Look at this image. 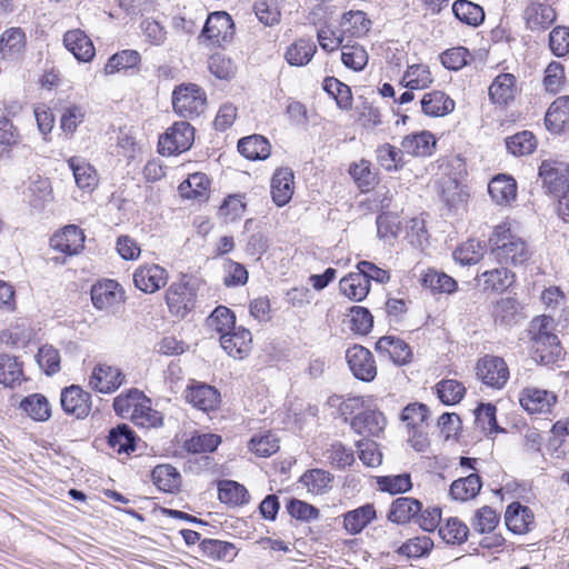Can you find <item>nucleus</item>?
<instances>
[{"label": "nucleus", "mask_w": 569, "mask_h": 569, "mask_svg": "<svg viewBox=\"0 0 569 569\" xmlns=\"http://www.w3.org/2000/svg\"><path fill=\"white\" fill-rule=\"evenodd\" d=\"M491 252L501 264L513 267L525 264L531 256L529 247L509 221H503L495 227L489 237Z\"/></svg>", "instance_id": "obj_1"}, {"label": "nucleus", "mask_w": 569, "mask_h": 569, "mask_svg": "<svg viewBox=\"0 0 569 569\" xmlns=\"http://www.w3.org/2000/svg\"><path fill=\"white\" fill-rule=\"evenodd\" d=\"M206 101V92L194 83H182L172 92L173 110L183 118H192L202 113Z\"/></svg>", "instance_id": "obj_2"}, {"label": "nucleus", "mask_w": 569, "mask_h": 569, "mask_svg": "<svg viewBox=\"0 0 569 569\" xmlns=\"http://www.w3.org/2000/svg\"><path fill=\"white\" fill-rule=\"evenodd\" d=\"M194 141V129L187 121L174 122L160 138L159 152L181 153L189 150Z\"/></svg>", "instance_id": "obj_3"}, {"label": "nucleus", "mask_w": 569, "mask_h": 569, "mask_svg": "<svg viewBox=\"0 0 569 569\" xmlns=\"http://www.w3.org/2000/svg\"><path fill=\"white\" fill-rule=\"evenodd\" d=\"M476 376L486 386L501 389L509 380V368L503 358L495 355H485L476 365Z\"/></svg>", "instance_id": "obj_4"}, {"label": "nucleus", "mask_w": 569, "mask_h": 569, "mask_svg": "<svg viewBox=\"0 0 569 569\" xmlns=\"http://www.w3.org/2000/svg\"><path fill=\"white\" fill-rule=\"evenodd\" d=\"M539 177L546 191L560 196L569 188V164L553 159L543 160L539 167Z\"/></svg>", "instance_id": "obj_5"}, {"label": "nucleus", "mask_w": 569, "mask_h": 569, "mask_svg": "<svg viewBox=\"0 0 569 569\" xmlns=\"http://www.w3.org/2000/svg\"><path fill=\"white\" fill-rule=\"evenodd\" d=\"M346 359L356 379L371 382L377 377V365L371 351L363 346L353 345L347 349Z\"/></svg>", "instance_id": "obj_6"}, {"label": "nucleus", "mask_w": 569, "mask_h": 569, "mask_svg": "<svg viewBox=\"0 0 569 569\" xmlns=\"http://www.w3.org/2000/svg\"><path fill=\"white\" fill-rule=\"evenodd\" d=\"M522 19L526 27L532 31L549 28L556 20V12L549 0H522Z\"/></svg>", "instance_id": "obj_7"}, {"label": "nucleus", "mask_w": 569, "mask_h": 569, "mask_svg": "<svg viewBox=\"0 0 569 569\" xmlns=\"http://www.w3.org/2000/svg\"><path fill=\"white\" fill-rule=\"evenodd\" d=\"M91 301L96 309L110 312L123 301V291L116 280L104 279L91 288Z\"/></svg>", "instance_id": "obj_8"}, {"label": "nucleus", "mask_w": 569, "mask_h": 569, "mask_svg": "<svg viewBox=\"0 0 569 569\" xmlns=\"http://www.w3.org/2000/svg\"><path fill=\"white\" fill-rule=\"evenodd\" d=\"M233 28L230 14L223 11L212 12L208 16L200 37L221 46L232 39Z\"/></svg>", "instance_id": "obj_9"}, {"label": "nucleus", "mask_w": 569, "mask_h": 569, "mask_svg": "<svg viewBox=\"0 0 569 569\" xmlns=\"http://www.w3.org/2000/svg\"><path fill=\"white\" fill-rule=\"evenodd\" d=\"M520 406L529 413H550L557 403V396L538 387H526L519 393Z\"/></svg>", "instance_id": "obj_10"}, {"label": "nucleus", "mask_w": 569, "mask_h": 569, "mask_svg": "<svg viewBox=\"0 0 569 569\" xmlns=\"http://www.w3.org/2000/svg\"><path fill=\"white\" fill-rule=\"evenodd\" d=\"M60 402L62 410L77 419L88 417L91 411V395L76 385L66 387L61 391Z\"/></svg>", "instance_id": "obj_11"}, {"label": "nucleus", "mask_w": 569, "mask_h": 569, "mask_svg": "<svg viewBox=\"0 0 569 569\" xmlns=\"http://www.w3.org/2000/svg\"><path fill=\"white\" fill-rule=\"evenodd\" d=\"M186 400L194 408L210 412L216 411L221 403V396L217 388L207 383H196L187 388Z\"/></svg>", "instance_id": "obj_12"}, {"label": "nucleus", "mask_w": 569, "mask_h": 569, "mask_svg": "<svg viewBox=\"0 0 569 569\" xmlns=\"http://www.w3.org/2000/svg\"><path fill=\"white\" fill-rule=\"evenodd\" d=\"M124 381V376L119 368L108 365H97L89 379V386L101 393L116 391Z\"/></svg>", "instance_id": "obj_13"}, {"label": "nucleus", "mask_w": 569, "mask_h": 569, "mask_svg": "<svg viewBox=\"0 0 569 569\" xmlns=\"http://www.w3.org/2000/svg\"><path fill=\"white\" fill-rule=\"evenodd\" d=\"M516 274L506 267L486 270L476 277V288L482 292H502L512 286Z\"/></svg>", "instance_id": "obj_14"}, {"label": "nucleus", "mask_w": 569, "mask_h": 569, "mask_svg": "<svg viewBox=\"0 0 569 569\" xmlns=\"http://www.w3.org/2000/svg\"><path fill=\"white\" fill-rule=\"evenodd\" d=\"M168 280L167 270L158 264H144L139 267L133 273L136 288L146 292L153 293L164 287Z\"/></svg>", "instance_id": "obj_15"}, {"label": "nucleus", "mask_w": 569, "mask_h": 569, "mask_svg": "<svg viewBox=\"0 0 569 569\" xmlns=\"http://www.w3.org/2000/svg\"><path fill=\"white\" fill-rule=\"evenodd\" d=\"M84 239V233L78 226L69 224L53 234L50 244L53 249L72 256L78 254L83 249Z\"/></svg>", "instance_id": "obj_16"}, {"label": "nucleus", "mask_w": 569, "mask_h": 569, "mask_svg": "<svg viewBox=\"0 0 569 569\" xmlns=\"http://www.w3.org/2000/svg\"><path fill=\"white\" fill-rule=\"evenodd\" d=\"M220 346L233 358L242 359L251 349V332L243 327H234L230 332L220 336Z\"/></svg>", "instance_id": "obj_17"}, {"label": "nucleus", "mask_w": 569, "mask_h": 569, "mask_svg": "<svg viewBox=\"0 0 569 569\" xmlns=\"http://www.w3.org/2000/svg\"><path fill=\"white\" fill-rule=\"evenodd\" d=\"M386 418L378 410H363L357 413L350 422L355 432L365 437H378L386 427Z\"/></svg>", "instance_id": "obj_18"}, {"label": "nucleus", "mask_w": 569, "mask_h": 569, "mask_svg": "<svg viewBox=\"0 0 569 569\" xmlns=\"http://www.w3.org/2000/svg\"><path fill=\"white\" fill-rule=\"evenodd\" d=\"M375 349L398 366L408 363L412 356L409 345L395 336H383L379 338Z\"/></svg>", "instance_id": "obj_19"}, {"label": "nucleus", "mask_w": 569, "mask_h": 569, "mask_svg": "<svg viewBox=\"0 0 569 569\" xmlns=\"http://www.w3.org/2000/svg\"><path fill=\"white\" fill-rule=\"evenodd\" d=\"M422 510V503L411 497H399L395 499L387 513V519L397 525H406L416 521Z\"/></svg>", "instance_id": "obj_20"}, {"label": "nucleus", "mask_w": 569, "mask_h": 569, "mask_svg": "<svg viewBox=\"0 0 569 569\" xmlns=\"http://www.w3.org/2000/svg\"><path fill=\"white\" fill-rule=\"evenodd\" d=\"M63 43L79 61L88 62L94 57L96 50L91 39L80 29L67 31L63 36Z\"/></svg>", "instance_id": "obj_21"}, {"label": "nucleus", "mask_w": 569, "mask_h": 569, "mask_svg": "<svg viewBox=\"0 0 569 569\" xmlns=\"http://www.w3.org/2000/svg\"><path fill=\"white\" fill-rule=\"evenodd\" d=\"M436 143V138L430 131H420L405 136L401 148L407 154L423 158L432 154Z\"/></svg>", "instance_id": "obj_22"}, {"label": "nucleus", "mask_w": 569, "mask_h": 569, "mask_svg": "<svg viewBox=\"0 0 569 569\" xmlns=\"http://www.w3.org/2000/svg\"><path fill=\"white\" fill-rule=\"evenodd\" d=\"M271 197L278 207L287 204L293 194V172L289 168L277 169L271 178Z\"/></svg>", "instance_id": "obj_23"}, {"label": "nucleus", "mask_w": 569, "mask_h": 569, "mask_svg": "<svg viewBox=\"0 0 569 569\" xmlns=\"http://www.w3.org/2000/svg\"><path fill=\"white\" fill-rule=\"evenodd\" d=\"M488 91L493 103L507 106L516 97L517 79L512 73H501L493 79Z\"/></svg>", "instance_id": "obj_24"}, {"label": "nucleus", "mask_w": 569, "mask_h": 569, "mask_svg": "<svg viewBox=\"0 0 569 569\" xmlns=\"http://www.w3.org/2000/svg\"><path fill=\"white\" fill-rule=\"evenodd\" d=\"M144 402H149V399L143 392L132 388L114 398L113 409L121 418H129L133 421Z\"/></svg>", "instance_id": "obj_25"}, {"label": "nucleus", "mask_w": 569, "mask_h": 569, "mask_svg": "<svg viewBox=\"0 0 569 569\" xmlns=\"http://www.w3.org/2000/svg\"><path fill=\"white\" fill-rule=\"evenodd\" d=\"M339 290L349 300L360 302L369 295L370 283L366 276L357 270L340 279Z\"/></svg>", "instance_id": "obj_26"}, {"label": "nucleus", "mask_w": 569, "mask_h": 569, "mask_svg": "<svg viewBox=\"0 0 569 569\" xmlns=\"http://www.w3.org/2000/svg\"><path fill=\"white\" fill-rule=\"evenodd\" d=\"M166 301L171 312L184 317L193 307V296L187 283H172L166 292Z\"/></svg>", "instance_id": "obj_27"}, {"label": "nucleus", "mask_w": 569, "mask_h": 569, "mask_svg": "<svg viewBox=\"0 0 569 569\" xmlns=\"http://www.w3.org/2000/svg\"><path fill=\"white\" fill-rule=\"evenodd\" d=\"M488 192L497 204H509L517 197L516 180L510 176L498 174L489 182Z\"/></svg>", "instance_id": "obj_28"}, {"label": "nucleus", "mask_w": 569, "mask_h": 569, "mask_svg": "<svg viewBox=\"0 0 569 569\" xmlns=\"http://www.w3.org/2000/svg\"><path fill=\"white\" fill-rule=\"evenodd\" d=\"M505 522L512 533H526L533 522V515L528 507L512 502L505 512Z\"/></svg>", "instance_id": "obj_29"}, {"label": "nucleus", "mask_w": 569, "mask_h": 569, "mask_svg": "<svg viewBox=\"0 0 569 569\" xmlns=\"http://www.w3.org/2000/svg\"><path fill=\"white\" fill-rule=\"evenodd\" d=\"M545 123L549 131L558 133L569 124V96L557 98L546 112Z\"/></svg>", "instance_id": "obj_30"}, {"label": "nucleus", "mask_w": 569, "mask_h": 569, "mask_svg": "<svg viewBox=\"0 0 569 569\" xmlns=\"http://www.w3.org/2000/svg\"><path fill=\"white\" fill-rule=\"evenodd\" d=\"M238 151L248 160H264L271 153V146L263 136L252 134L238 141Z\"/></svg>", "instance_id": "obj_31"}, {"label": "nucleus", "mask_w": 569, "mask_h": 569, "mask_svg": "<svg viewBox=\"0 0 569 569\" xmlns=\"http://www.w3.org/2000/svg\"><path fill=\"white\" fill-rule=\"evenodd\" d=\"M218 498L229 507H241L249 502L247 488L234 480H221L218 483Z\"/></svg>", "instance_id": "obj_32"}, {"label": "nucleus", "mask_w": 569, "mask_h": 569, "mask_svg": "<svg viewBox=\"0 0 569 569\" xmlns=\"http://www.w3.org/2000/svg\"><path fill=\"white\" fill-rule=\"evenodd\" d=\"M420 103L422 112L429 117H443L455 109V101L442 91L426 93Z\"/></svg>", "instance_id": "obj_33"}, {"label": "nucleus", "mask_w": 569, "mask_h": 569, "mask_svg": "<svg viewBox=\"0 0 569 569\" xmlns=\"http://www.w3.org/2000/svg\"><path fill=\"white\" fill-rule=\"evenodd\" d=\"M376 518L373 505L367 503L343 515V527L348 533H360Z\"/></svg>", "instance_id": "obj_34"}, {"label": "nucleus", "mask_w": 569, "mask_h": 569, "mask_svg": "<svg viewBox=\"0 0 569 569\" xmlns=\"http://www.w3.org/2000/svg\"><path fill=\"white\" fill-rule=\"evenodd\" d=\"M316 52L317 46L311 39H299L287 48L284 59L290 66L303 67L311 61Z\"/></svg>", "instance_id": "obj_35"}, {"label": "nucleus", "mask_w": 569, "mask_h": 569, "mask_svg": "<svg viewBox=\"0 0 569 569\" xmlns=\"http://www.w3.org/2000/svg\"><path fill=\"white\" fill-rule=\"evenodd\" d=\"M210 180L206 173L194 172L179 186L181 197L203 200L208 197Z\"/></svg>", "instance_id": "obj_36"}, {"label": "nucleus", "mask_w": 569, "mask_h": 569, "mask_svg": "<svg viewBox=\"0 0 569 569\" xmlns=\"http://www.w3.org/2000/svg\"><path fill=\"white\" fill-rule=\"evenodd\" d=\"M200 549L202 556L211 561H231L237 556V549L233 543L217 539L202 540Z\"/></svg>", "instance_id": "obj_37"}, {"label": "nucleus", "mask_w": 569, "mask_h": 569, "mask_svg": "<svg viewBox=\"0 0 569 569\" xmlns=\"http://www.w3.org/2000/svg\"><path fill=\"white\" fill-rule=\"evenodd\" d=\"M136 435L126 423H120L110 429L108 445L118 453H129L136 449Z\"/></svg>", "instance_id": "obj_38"}, {"label": "nucleus", "mask_w": 569, "mask_h": 569, "mask_svg": "<svg viewBox=\"0 0 569 569\" xmlns=\"http://www.w3.org/2000/svg\"><path fill=\"white\" fill-rule=\"evenodd\" d=\"M340 26L343 29V33L359 38L369 32L371 21L363 11L350 10L342 14Z\"/></svg>", "instance_id": "obj_39"}, {"label": "nucleus", "mask_w": 569, "mask_h": 569, "mask_svg": "<svg viewBox=\"0 0 569 569\" xmlns=\"http://www.w3.org/2000/svg\"><path fill=\"white\" fill-rule=\"evenodd\" d=\"M533 358L542 365L553 363L562 357V347L559 338L553 336L551 339H541L532 341Z\"/></svg>", "instance_id": "obj_40"}, {"label": "nucleus", "mask_w": 569, "mask_h": 569, "mask_svg": "<svg viewBox=\"0 0 569 569\" xmlns=\"http://www.w3.org/2000/svg\"><path fill=\"white\" fill-rule=\"evenodd\" d=\"M496 407L492 403H479L473 410L475 428L485 436L503 431L496 421Z\"/></svg>", "instance_id": "obj_41"}, {"label": "nucleus", "mask_w": 569, "mask_h": 569, "mask_svg": "<svg viewBox=\"0 0 569 569\" xmlns=\"http://www.w3.org/2000/svg\"><path fill=\"white\" fill-rule=\"evenodd\" d=\"M20 408L36 421H47L51 417V406L41 393H33L23 398Z\"/></svg>", "instance_id": "obj_42"}, {"label": "nucleus", "mask_w": 569, "mask_h": 569, "mask_svg": "<svg viewBox=\"0 0 569 569\" xmlns=\"http://www.w3.org/2000/svg\"><path fill=\"white\" fill-rule=\"evenodd\" d=\"M206 326L209 330L216 331L222 336L234 329L236 316L228 307L218 306L207 318Z\"/></svg>", "instance_id": "obj_43"}, {"label": "nucleus", "mask_w": 569, "mask_h": 569, "mask_svg": "<svg viewBox=\"0 0 569 569\" xmlns=\"http://www.w3.org/2000/svg\"><path fill=\"white\" fill-rule=\"evenodd\" d=\"M153 483L163 492H174L179 489L181 477L171 465H159L152 470Z\"/></svg>", "instance_id": "obj_44"}, {"label": "nucleus", "mask_w": 569, "mask_h": 569, "mask_svg": "<svg viewBox=\"0 0 569 569\" xmlns=\"http://www.w3.org/2000/svg\"><path fill=\"white\" fill-rule=\"evenodd\" d=\"M332 476L322 469H311L306 471L299 479V482L312 495H323L331 487Z\"/></svg>", "instance_id": "obj_45"}, {"label": "nucleus", "mask_w": 569, "mask_h": 569, "mask_svg": "<svg viewBox=\"0 0 569 569\" xmlns=\"http://www.w3.org/2000/svg\"><path fill=\"white\" fill-rule=\"evenodd\" d=\"M23 377L22 363L18 358L7 353H0V383L13 387L20 383Z\"/></svg>", "instance_id": "obj_46"}, {"label": "nucleus", "mask_w": 569, "mask_h": 569, "mask_svg": "<svg viewBox=\"0 0 569 569\" xmlns=\"http://www.w3.org/2000/svg\"><path fill=\"white\" fill-rule=\"evenodd\" d=\"M378 163L388 172H396L405 167L402 148L383 143L376 150Z\"/></svg>", "instance_id": "obj_47"}, {"label": "nucleus", "mask_w": 569, "mask_h": 569, "mask_svg": "<svg viewBox=\"0 0 569 569\" xmlns=\"http://www.w3.org/2000/svg\"><path fill=\"white\" fill-rule=\"evenodd\" d=\"M421 281L432 293H451L457 289V281L452 277L433 269H429Z\"/></svg>", "instance_id": "obj_48"}, {"label": "nucleus", "mask_w": 569, "mask_h": 569, "mask_svg": "<svg viewBox=\"0 0 569 569\" xmlns=\"http://www.w3.org/2000/svg\"><path fill=\"white\" fill-rule=\"evenodd\" d=\"M68 163L73 172L76 184L80 189L92 190L97 184V174L93 167L76 157L69 159Z\"/></svg>", "instance_id": "obj_49"}, {"label": "nucleus", "mask_w": 569, "mask_h": 569, "mask_svg": "<svg viewBox=\"0 0 569 569\" xmlns=\"http://www.w3.org/2000/svg\"><path fill=\"white\" fill-rule=\"evenodd\" d=\"M323 90L335 98L338 107L348 110L352 106V93L349 86L335 77H327L322 84Z\"/></svg>", "instance_id": "obj_50"}, {"label": "nucleus", "mask_w": 569, "mask_h": 569, "mask_svg": "<svg viewBox=\"0 0 569 569\" xmlns=\"http://www.w3.org/2000/svg\"><path fill=\"white\" fill-rule=\"evenodd\" d=\"M141 57L137 50H122L111 56L104 64L106 74H113L120 70L131 69L140 63Z\"/></svg>", "instance_id": "obj_51"}, {"label": "nucleus", "mask_w": 569, "mask_h": 569, "mask_svg": "<svg viewBox=\"0 0 569 569\" xmlns=\"http://www.w3.org/2000/svg\"><path fill=\"white\" fill-rule=\"evenodd\" d=\"M519 302L511 297L499 299L493 307V318L500 326H510L516 322L519 313Z\"/></svg>", "instance_id": "obj_52"}, {"label": "nucleus", "mask_w": 569, "mask_h": 569, "mask_svg": "<svg viewBox=\"0 0 569 569\" xmlns=\"http://www.w3.org/2000/svg\"><path fill=\"white\" fill-rule=\"evenodd\" d=\"M506 146L513 156H528L536 150L537 139L530 131H521L507 138Z\"/></svg>", "instance_id": "obj_53"}, {"label": "nucleus", "mask_w": 569, "mask_h": 569, "mask_svg": "<svg viewBox=\"0 0 569 569\" xmlns=\"http://www.w3.org/2000/svg\"><path fill=\"white\" fill-rule=\"evenodd\" d=\"M221 442V437L214 433H196L187 439L183 449L190 453L214 451Z\"/></svg>", "instance_id": "obj_54"}, {"label": "nucleus", "mask_w": 569, "mask_h": 569, "mask_svg": "<svg viewBox=\"0 0 569 569\" xmlns=\"http://www.w3.org/2000/svg\"><path fill=\"white\" fill-rule=\"evenodd\" d=\"M279 439L272 432L256 435L248 442V449L261 458L272 456L279 450Z\"/></svg>", "instance_id": "obj_55"}, {"label": "nucleus", "mask_w": 569, "mask_h": 569, "mask_svg": "<svg viewBox=\"0 0 569 569\" xmlns=\"http://www.w3.org/2000/svg\"><path fill=\"white\" fill-rule=\"evenodd\" d=\"M402 82L410 90H421L432 83V77L428 67L422 64H412L408 67L403 74Z\"/></svg>", "instance_id": "obj_56"}, {"label": "nucleus", "mask_w": 569, "mask_h": 569, "mask_svg": "<svg viewBox=\"0 0 569 569\" xmlns=\"http://www.w3.org/2000/svg\"><path fill=\"white\" fill-rule=\"evenodd\" d=\"M253 12L263 26L273 27L281 20V11L276 0H257Z\"/></svg>", "instance_id": "obj_57"}, {"label": "nucleus", "mask_w": 569, "mask_h": 569, "mask_svg": "<svg viewBox=\"0 0 569 569\" xmlns=\"http://www.w3.org/2000/svg\"><path fill=\"white\" fill-rule=\"evenodd\" d=\"M381 491L391 495L403 493L412 488L411 477L409 473L382 476L377 481Z\"/></svg>", "instance_id": "obj_58"}, {"label": "nucleus", "mask_w": 569, "mask_h": 569, "mask_svg": "<svg viewBox=\"0 0 569 569\" xmlns=\"http://www.w3.org/2000/svg\"><path fill=\"white\" fill-rule=\"evenodd\" d=\"M428 415L429 410L426 405L420 402H412L403 408L400 415V419L409 429H413L425 427Z\"/></svg>", "instance_id": "obj_59"}, {"label": "nucleus", "mask_w": 569, "mask_h": 569, "mask_svg": "<svg viewBox=\"0 0 569 569\" xmlns=\"http://www.w3.org/2000/svg\"><path fill=\"white\" fill-rule=\"evenodd\" d=\"M342 63L355 71H361L368 63V53L362 46H343L341 51Z\"/></svg>", "instance_id": "obj_60"}, {"label": "nucleus", "mask_w": 569, "mask_h": 569, "mask_svg": "<svg viewBox=\"0 0 569 569\" xmlns=\"http://www.w3.org/2000/svg\"><path fill=\"white\" fill-rule=\"evenodd\" d=\"M224 277L223 284L228 288L239 287L247 283L249 273L246 267L231 259L223 263Z\"/></svg>", "instance_id": "obj_61"}, {"label": "nucleus", "mask_w": 569, "mask_h": 569, "mask_svg": "<svg viewBox=\"0 0 569 569\" xmlns=\"http://www.w3.org/2000/svg\"><path fill=\"white\" fill-rule=\"evenodd\" d=\"M286 509L292 518L307 522L317 520L320 516L319 509L315 506L296 498L288 500Z\"/></svg>", "instance_id": "obj_62"}, {"label": "nucleus", "mask_w": 569, "mask_h": 569, "mask_svg": "<svg viewBox=\"0 0 569 569\" xmlns=\"http://www.w3.org/2000/svg\"><path fill=\"white\" fill-rule=\"evenodd\" d=\"M326 455L330 463L338 469H345L355 461L353 451L339 441L331 443Z\"/></svg>", "instance_id": "obj_63"}, {"label": "nucleus", "mask_w": 569, "mask_h": 569, "mask_svg": "<svg viewBox=\"0 0 569 569\" xmlns=\"http://www.w3.org/2000/svg\"><path fill=\"white\" fill-rule=\"evenodd\" d=\"M349 173L360 188L370 189L376 182V173L371 170V163L361 159L349 168Z\"/></svg>", "instance_id": "obj_64"}]
</instances>
